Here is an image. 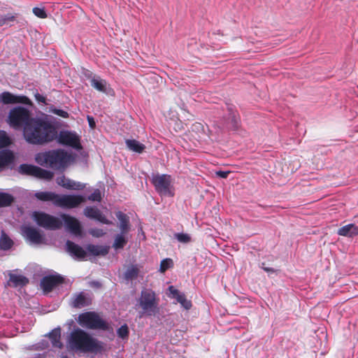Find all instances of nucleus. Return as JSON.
<instances>
[{
    "label": "nucleus",
    "mask_w": 358,
    "mask_h": 358,
    "mask_svg": "<svg viewBox=\"0 0 358 358\" xmlns=\"http://www.w3.org/2000/svg\"><path fill=\"white\" fill-rule=\"evenodd\" d=\"M52 112L54 114L57 115L64 118H67L69 117V113L66 111L63 110L62 109H54Z\"/></svg>",
    "instance_id": "obj_44"
},
{
    "label": "nucleus",
    "mask_w": 358,
    "mask_h": 358,
    "mask_svg": "<svg viewBox=\"0 0 358 358\" xmlns=\"http://www.w3.org/2000/svg\"><path fill=\"white\" fill-rule=\"evenodd\" d=\"M30 111L22 106H17L12 108L8 117V121L10 126L14 129H20L23 127H27L31 120Z\"/></svg>",
    "instance_id": "obj_5"
},
{
    "label": "nucleus",
    "mask_w": 358,
    "mask_h": 358,
    "mask_svg": "<svg viewBox=\"0 0 358 358\" xmlns=\"http://www.w3.org/2000/svg\"><path fill=\"white\" fill-rule=\"evenodd\" d=\"M180 304L185 310H189L192 306V303L191 301L187 299L186 296L182 299V300L180 301Z\"/></svg>",
    "instance_id": "obj_43"
},
{
    "label": "nucleus",
    "mask_w": 358,
    "mask_h": 358,
    "mask_svg": "<svg viewBox=\"0 0 358 358\" xmlns=\"http://www.w3.org/2000/svg\"><path fill=\"white\" fill-rule=\"evenodd\" d=\"M22 232L24 238L31 243L41 244L44 240L43 235L33 227L24 226Z\"/></svg>",
    "instance_id": "obj_14"
},
{
    "label": "nucleus",
    "mask_w": 358,
    "mask_h": 358,
    "mask_svg": "<svg viewBox=\"0 0 358 358\" xmlns=\"http://www.w3.org/2000/svg\"><path fill=\"white\" fill-rule=\"evenodd\" d=\"M173 260L170 258H166L161 261L159 271L161 273H164L166 270L173 267Z\"/></svg>",
    "instance_id": "obj_36"
},
{
    "label": "nucleus",
    "mask_w": 358,
    "mask_h": 358,
    "mask_svg": "<svg viewBox=\"0 0 358 358\" xmlns=\"http://www.w3.org/2000/svg\"><path fill=\"white\" fill-rule=\"evenodd\" d=\"M87 121L89 123L90 127L93 129L95 127V122L94 120V118L92 116L87 115Z\"/></svg>",
    "instance_id": "obj_48"
},
{
    "label": "nucleus",
    "mask_w": 358,
    "mask_h": 358,
    "mask_svg": "<svg viewBox=\"0 0 358 358\" xmlns=\"http://www.w3.org/2000/svg\"><path fill=\"white\" fill-rule=\"evenodd\" d=\"M10 143V139L6 132L0 130V149L8 146Z\"/></svg>",
    "instance_id": "obj_35"
},
{
    "label": "nucleus",
    "mask_w": 358,
    "mask_h": 358,
    "mask_svg": "<svg viewBox=\"0 0 358 358\" xmlns=\"http://www.w3.org/2000/svg\"><path fill=\"white\" fill-rule=\"evenodd\" d=\"M58 141L62 145H69L76 149L81 148L79 137L76 134L69 131H60L58 136Z\"/></svg>",
    "instance_id": "obj_13"
},
{
    "label": "nucleus",
    "mask_w": 358,
    "mask_h": 358,
    "mask_svg": "<svg viewBox=\"0 0 358 358\" xmlns=\"http://www.w3.org/2000/svg\"><path fill=\"white\" fill-rule=\"evenodd\" d=\"M18 172L24 176H33L47 180H50L54 177V173L52 171L28 164H20L18 167Z\"/></svg>",
    "instance_id": "obj_9"
},
{
    "label": "nucleus",
    "mask_w": 358,
    "mask_h": 358,
    "mask_svg": "<svg viewBox=\"0 0 358 358\" xmlns=\"http://www.w3.org/2000/svg\"><path fill=\"white\" fill-rule=\"evenodd\" d=\"M129 333V329L127 324L121 326L117 331V336L123 339L128 337Z\"/></svg>",
    "instance_id": "obj_38"
},
{
    "label": "nucleus",
    "mask_w": 358,
    "mask_h": 358,
    "mask_svg": "<svg viewBox=\"0 0 358 358\" xmlns=\"http://www.w3.org/2000/svg\"><path fill=\"white\" fill-rule=\"evenodd\" d=\"M49 338H50L51 343L54 347L60 348V349L63 347V344L60 341L61 330L59 328L53 329L49 334Z\"/></svg>",
    "instance_id": "obj_26"
},
{
    "label": "nucleus",
    "mask_w": 358,
    "mask_h": 358,
    "mask_svg": "<svg viewBox=\"0 0 358 358\" xmlns=\"http://www.w3.org/2000/svg\"><path fill=\"white\" fill-rule=\"evenodd\" d=\"M29 282V279L22 275L10 273L8 285L13 287H24L27 285Z\"/></svg>",
    "instance_id": "obj_21"
},
{
    "label": "nucleus",
    "mask_w": 358,
    "mask_h": 358,
    "mask_svg": "<svg viewBox=\"0 0 358 358\" xmlns=\"http://www.w3.org/2000/svg\"><path fill=\"white\" fill-rule=\"evenodd\" d=\"M35 160L41 166L54 170H64L70 162L71 155L62 149L50 150L38 153Z\"/></svg>",
    "instance_id": "obj_3"
},
{
    "label": "nucleus",
    "mask_w": 358,
    "mask_h": 358,
    "mask_svg": "<svg viewBox=\"0 0 358 358\" xmlns=\"http://www.w3.org/2000/svg\"><path fill=\"white\" fill-rule=\"evenodd\" d=\"M23 136L26 141L33 145H45L57 138L56 127L50 122L32 118L24 127Z\"/></svg>",
    "instance_id": "obj_1"
},
{
    "label": "nucleus",
    "mask_w": 358,
    "mask_h": 358,
    "mask_svg": "<svg viewBox=\"0 0 358 358\" xmlns=\"http://www.w3.org/2000/svg\"><path fill=\"white\" fill-rule=\"evenodd\" d=\"M78 322L83 327L93 330L109 331L110 325L94 311L83 313L78 315Z\"/></svg>",
    "instance_id": "obj_4"
},
{
    "label": "nucleus",
    "mask_w": 358,
    "mask_h": 358,
    "mask_svg": "<svg viewBox=\"0 0 358 358\" xmlns=\"http://www.w3.org/2000/svg\"><path fill=\"white\" fill-rule=\"evenodd\" d=\"M240 118L236 117L234 114L231 116V128L233 130H237L239 127Z\"/></svg>",
    "instance_id": "obj_42"
},
{
    "label": "nucleus",
    "mask_w": 358,
    "mask_h": 358,
    "mask_svg": "<svg viewBox=\"0 0 358 358\" xmlns=\"http://www.w3.org/2000/svg\"><path fill=\"white\" fill-rule=\"evenodd\" d=\"M34 96L37 101L43 103H45L46 98L45 96H43V95L40 94L39 93H38V92L36 93Z\"/></svg>",
    "instance_id": "obj_47"
},
{
    "label": "nucleus",
    "mask_w": 358,
    "mask_h": 358,
    "mask_svg": "<svg viewBox=\"0 0 358 358\" xmlns=\"http://www.w3.org/2000/svg\"><path fill=\"white\" fill-rule=\"evenodd\" d=\"M174 237L182 243H188L191 242V236L188 234L177 233L174 234Z\"/></svg>",
    "instance_id": "obj_37"
},
{
    "label": "nucleus",
    "mask_w": 358,
    "mask_h": 358,
    "mask_svg": "<svg viewBox=\"0 0 358 358\" xmlns=\"http://www.w3.org/2000/svg\"><path fill=\"white\" fill-rule=\"evenodd\" d=\"M92 72H90V71H87V73H86L85 75V76H86L87 78H90V76H92Z\"/></svg>",
    "instance_id": "obj_49"
},
{
    "label": "nucleus",
    "mask_w": 358,
    "mask_h": 358,
    "mask_svg": "<svg viewBox=\"0 0 358 358\" xmlns=\"http://www.w3.org/2000/svg\"><path fill=\"white\" fill-rule=\"evenodd\" d=\"M339 236L352 238L358 235V227L354 224H346L338 229Z\"/></svg>",
    "instance_id": "obj_22"
},
{
    "label": "nucleus",
    "mask_w": 358,
    "mask_h": 358,
    "mask_svg": "<svg viewBox=\"0 0 358 358\" xmlns=\"http://www.w3.org/2000/svg\"><path fill=\"white\" fill-rule=\"evenodd\" d=\"M87 249L90 253L95 256H103L108 253V248L105 246L90 244L87 245Z\"/></svg>",
    "instance_id": "obj_28"
},
{
    "label": "nucleus",
    "mask_w": 358,
    "mask_h": 358,
    "mask_svg": "<svg viewBox=\"0 0 358 358\" xmlns=\"http://www.w3.org/2000/svg\"><path fill=\"white\" fill-rule=\"evenodd\" d=\"M115 215L120 221V229L121 232L122 234H127L130 230L129 216L121 211L117 212Z\"/></svg>",
    "instance_id": "obj_23"
},
{
    "label": "nucleus",
    "mask_w": 358,
    "mask_h": 358,
    "mask_svg": "<svg viewBox=\"0 0 358 358\" xmlns=\"http://www.w3.org/2000/svg\"><path fill=\"white\" fill-rule=\"evenodd\" d=\"M89 232L92 236L96 238L102 237L106 234L103 229L98 228L91 229Z\"/></svg>",
    "instance_id": "obj_41"
},
{
    "label": "nucleus",
    "mask_w": 358,
    "mask_h": 358,
    "mask_svg": "<svg viewBox=\"0 0 358 358\" xmlns=\"http://www.w3.org/2000/svg\"><path fill=\"white\" fill-rule=\"evenodd\" d=\"M85 201L81 195H59L56 201V206L63 208H74Z\"/></svg>",
    "instance_id": "obj_10"
},
{
    "label": "nucleus",
    "mask_w": 358,
    "mask_h": 358,
    "mask_svg": "<svg viewBox=\"0 0 358 358\" xmlns=\"http://www.w3.org/2000/svg\"><path fill=\"white\" fill-rule=\"evenodd\" d=\"M84 215L90 219H93L100 222L102 224H111L112 222L108 220L104 215L101 213V211L96 208L92 206H87L84 209Z\"/></svg>",
    "instance_id": "obj_15"
},
{
    "label": "nucleus",
    "mask_w": 358,
    "mask_h": 358,
    "mask_svg": "<svg viewBox=\"0 0 358 358\" xmlns=\"http://www.w3.org/2000/svg\"><path fill=\"white\" fill-rule=\"evenodd\" d=\"M170 294H171V297L173 299H176L178 303H180V301L182 300V299L185 296V294L183 293H181L176 289L173 286H169L168 288Z\"/></svg>",
    "instance_id": "obj_34"
},
{
    "label": "nucleus",
    "mask_w": 358,
    "mask_h": 358,
    "mask_svg": "<svg viewBox=\"0 0 358 358\" xmlns=\"http://www.w3.org/2000/svg\"><path fill=\"white\" fill-rule=\"evenodd\" d=\"M14 201V197L5 192H0V208L10 206Z\"/></svg>",
    "instance_id": "obj_33"
},
{
    "label": "nucleus",
    "mask_w": 358,
    "mask_h": 358,
    "mask_svg": "<svg viewBox=\"0 0 358 358\" xmlns=\"http://www.w3.org/2000/svg\"><path fill=\"white\" fill-rule=\"evenodd\" d=\"M140 272V268L136 264H131L129 266L124 272V276L127 280H133L138 278Z\"/></svg>",
    "instance_id": "obj_25"
},
{
    "label": "nucleus",
    "mask_w": 358,
    "mask_h": 358,
    "mask_svg": "<svg viewBox=\"0 0 358 358\" xmlns=\"http://www.w3.org/2000/svg\"><path fill=\"white\" fill-rule=\"evenodd\" d=\"M171 176L168 174H157L152 176V183L156 191L162 196H173Z\"/></svg>",
    "instance_id": "obj_8"
},
{
    "label": "nucleus",
    "mask_w": 358,
    "mask_h": 358,
    "mask_svg": "<svg viewBox=\"0 0 358 358\" xmlns=\"http://www.w3.org/2000/svg\"><path fill=\"white\" fill-rule=\"evenodd\" d=\"M264 269L266 271H273V268H264Z\"/></svg>",
    "instance_id": "obj_50"
},
{
    "label": "nucleus",
    "mask_w": 358,
    "mask_h": 358,
    "mask_svg": "<svg viewBox=\"0 0 358 358\" xmlns=\"http://www.w3.org/2000/svg\"><path fill=\"white\" fill-rule=\"evenodd\" d=\"M69 344L71 349L83 352L100 354L105 350V343L92 337L81 329H74L70 334Z\"/></svg>",
    "instance_id": "obj_2"
},
{
    "label": "nucleus",
    "mask_w": 358,
    "mask_h": 358,
    "mask_svg": "<svg viewBox=\"0 0 358 358\" xmlns=\"http://www.w3.org/2000/svg\"><path fill=\"white\" fill-rule=\"evenodd\" d=\"M33 13L38 17L45 19L47 17V13L44 8L35 7L33 8Z\"/></svg>",
    "instance_id": "obj_40"
},
{
    "label": "nucleus",
    "mask_w": 358,
    "mask_h": 358,
    "mask_svg": "<svg viewBox=\"0 0 358 358\" xmlns=\"http://www.w3.org/2000/svg\"><path fill=\"white\" fill-rule=\"evenodd\" d=\"M230 173V171H219L215 173L216 176L222 178H227Z\"/></svg>",
    "instance_id": "obj_46"
},
{
    "label": "nucleus",
    "mask_w": 358,
    "mask_h": 358,
    "mask_svg": "<svg viewBox=\"0 0 358 358\" xmlns=\"http://www.w3.org/2000/svg\"><path fill=\"white\" fill-rule=\"evenodd\" d=\"M192 130L196 132L203 131V127L201 123L195 122L192 126Z\"/></svg>",
    "instance_id": "obj_45"
},
{
    "label": "nucleus",
    "mask_w": 358,
    "mask_h": 358,
    "mask_svg": "<svg viewBox=\"0 0 358 358\" xmlns=\"http://www.w3.org/2000/svg\"><path fill=\"white\" fill-rule=\"evenodd\" d=\"M32 218L38 226L46 229L56 230L62 227V222L58 217L43 212H34Z\"/></svg>",
    "instance_id": "obj_7"
},
{
    "label": "nucleus",
    "mask_w": 358,
    "mask_h": 358,
    "mask_svg": "<svg viewBox=\"0 0 358 358\" xmlns=\"http://www.w3.org/2000/svg\"><path fill=\"white\" fill-rule=\"evenodd\" d=\"M0 102L5 105L22 103L31 106V101L24 95H15L10 92H3L0 94Z\"/></svg>",
    "instance_id": "obj_11"
},
{
    "label": "nucleus",
    "mask_w": 358,
    "mask_h": 358,
    "mask_svg": "<svg viewBox=\"0 0 358 358\" xmlns=\"http://www.w3.org/2000/svg\"><path fill=\"white\" fill-rule=\"evenodd\" d=\"M87 199L90 200V201H97V202H99L101 201V191L99 189H96L92 194H91L88 197Z\"/></svg>",
    "instance_id": "obj_39"
},
{
    "label": "nucleus",
    "mask_w": 358,
    "mask_h": 358,
    "mask_svg": "<svg viewBox=\"0 0 358 358\" xmlns=\"http://www.w3.org/2000/svg\"><path fill=\"white\" fill-rule=\"evenodd\" d=\"M59 194L51 192H39L36 193L35 196L38 200L43 201H52L56 206V201L58 199Z\"/></svg>",
    "instance_id": "obj_24"
},
{
    "label": "nucleus",
    "mask_w": 358,
    "mask_h": 358,
    "mask_svg": "<svg viewBox=\"0 0 358 358\" xmlns=\"http://www.w3.org/2000/svg\"><path fill=\"white\" fill-rule=\"evenodd\" d=\"M63 219L66 227L73 234L80 235L82 230L80 222L75 217L66 214H62Z\"/></svg>",
    "instance_id": "obj_16"
},
{
    "label": "nucleus",
    "mask_w": 358,
    "mask_h": 358,
    "mask_svg": "<svg viewBox=\"0 0 358 358\" xmlns=\"http://www.w3.org/2000/svg\"><path fill=\"white\" fill-rule=\"evenodd\" d=\"M91 85L96 90L106 92L107 82L105 80L101 79L99 77H94L90 80Z\"/></svg>",
    "instance_id": "obj_30"
},
{
    "label": "nucleus",
    "mask_w": 358,
    "mask_h": 358,
    "mask_svg": "<svg viewBox=\"0 0 358 358\" xmlns=\"http://www.w3.org/2000/svg\"><path fill=\"white\" fill-rule=\"evenodd\" d=\"M57 183L59 185L68 189L80 190L84 189L85 187V185L67 178L65 177V176L58 177L57 179Z\"/></svg>",
    "instance_id": "obj_17"
},
{
    "label": "nucleus",
    "mask_w": 358,
    "mask_h": 358,
    "mask_svg": "<svg viewBox=\"0 0 358 358\" xmlns=\"http://www.w3.org/2000/svg\"><path fill=\"white\" fill-rule=\"evenodd\" d=\"M63 358H67V357H63Z\"/></svg>",
    "instance_id": "obj_51"
},
{
    "label": "nucleus",
    "mask_w": 358,
    "mask_h": 358,
    "mask_svg": "<svg viewBox=\"0 0 358 358\" xmlns=\"http://www.w3.org/2000/svg\"><path fill=\"white\" fill-rule=\"evenodd\" d=\"M125 234H122V232L120 234H117L115 238L113 245V247L115 250L122 249L125 245L127 243L128 241L124 237Z\"/></svg>",
    "instance_id": "obj_32"
},
{
    "label": "nucleus",
    "mask_w": 358,
    "mask_h": 358,
    "mask_svg": "<svg viewBox=\"0 0 358 358\" xmlns=\"http://www.w3.org/2000/svg\"><path fill=\"white\" fill-rule=\"evenodd\" d=\"M64 282V278L59 274L50 275L43 277L41 280V287L43 290L48 293L55 287Z\"/></svg>",
    "instance_id": "obj_12"
},
{
    "label": "nucleus",
    "mask_w": 358,
    "mask_h": 358,
    "mask_svg": "<svg viewBox=\"0 0 358 358\" xmlns=\"http://www.w3.org/2000/svg\"><path fill=\"white\" fill-rule=\"evenodd\" d=\"M13 240L2 231L0 237V250H8L13 247Z\"/></svg>",
    "instance_id": "obj_29"
},
{
    "label": "nucleus",
    "mask_w": 358,
    "mask_h": 358,
    "mask_svg": "<svg viewBox=\"0 0 358 358\" xmlns=\"http://www.w3.org/2000/svg\"><path fill=\"white\" fill-rule=\"evenodd\" d=\"M125 143L130 150L137 153H142L145 149V146L136 140L128 139Z\"/></svg>",
    "instance_id": "obj_27"
},
{
    "label": "nucleus",
    "mask_w": 358,
    "mask_h": 358,
    "mask_svg": "<svg viewBox=\"0 0 358 358\" xmlns=\"http://www.w3.org/2000/svg\"><path fill=\"white\" fill-rule=\"evenodd\" d=\"M16 13H8L6 14L0 13V27L8 25L16 20Z\"/></svg>",
    "instance_id": "obj_31"
},
{
    "label": "nucleus",
    "mask_w": 358,
    "mask_h": 358,
    "mask_svg": "<svg viewBox=\"0 0 358 358\" xmlns=\"http://www.w3.org/2000/svg\"><path fill=\"white\" fill-rule=\"evenodd\" d=\"M91 303V300L87 297V294L81 292L75 294L72 299L71 306L76 308H80Z\"/></svg>",
    "instance_id": "obj_20"
},
{
    "label": "nucleus",
    "mask_w": 358,
    "mask_h": 358,
    "mask_svg": "<svg viewBox=\"0 0 358 358\" xmlns=\"http://www.w3.org/2000/svg\"><path fill=\"white\" fill-rule=\"evenodd\" d=\"M15 156L10 150H2L0 151V171L4 170L9 165L13 163Z\"/></svg>",
    "instance_id": "obj_19"
},
{
    "label": "nucleus",
    "mask_w": 358,
    "mask_h": 358,
    "mask_svg": "<svg viewBox=\"0 0 358 358\" xmlns=\"http://www.w3.org/2000/svg\"><path fill=\"white\" fill-rule=\"evenodd\" d=\"M66 245L67 252L72 256H74L75 257L80 259L85 258L87 253L85 250L79 245L76 244L71 241H67Z\"/></svg>",
    "instance_id": "obj_18"
},
{
    "label": "nucleus",
    "mask_w": 358,
    "mask_h": 358,
    "mask_svg": "<svg viewBox=\"0 0 358 358\" xmlns=\"http://www.w3.org/2000/svg\"><path fill=\"white\" fill-rule=\"evenodd\" d=\"M139 305L148 315H154L158 310L159 299L156 294L150 289H144L141 291L138 300Z\"/></svg>",
    "instance_id": "obj_6"
}]
</instances>
